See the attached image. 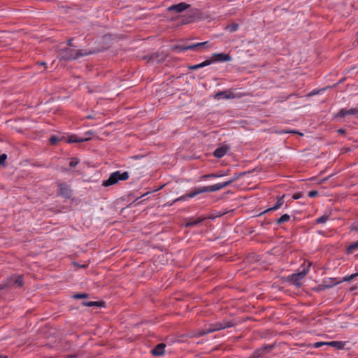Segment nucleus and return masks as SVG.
I'll return each mask as SVG.
<instances>
[{
  "instance_id": "f257e3e1",
  "label": "nucleus",
  "mask_w": 358,
  "mask_h": 358,
  "mask_svg": "<svg viewBox=\"0 0 358 358\" xmlns=\"http://www.w3.org/2000/svg\"><path fill=\"white\" fill-rule=\"evenodd\" d=\"M94 51L86 50H76L71 48H64L59 51L58 57L61 60L69 61L77 59L80 57L94 54Z\"/></svg>"
},
{
  "instance_id": "f03ea898",
  "label": "nucleus",
  "mask_w": 358,
  "mask_h": 358,
  "mask_svg": "<svg viewBox=\"0 0 358 358\" xmlns=\"http://www.w3.org/2000/svg\"><path fill=\"white\" fill-rule=\"evenodd\" d=\"M241 175H242V173H239V174L235 173L230 179H229L228 180H226L223 182L217 183V184L210 185V186L203 187H201L203 193L207 192H216V191H218L224 187H226L230 185L234 181H236Z\"/></svg>"
},
{
  "instance_id": "7ed1b4c3",
  "label": "nucleus",
  "mask_w": 358,
  "mask_h": 358,
  "mask_svg": "<svg viewBox=\"0 0 358 358\" xmlns=\"http://www.w3.org/2000/svg\"><path fill=\"white\" fill-rule=\"evenodd\" d=\"M311 264L309 262L308 265L306 267H303L301 271L289 275L288 277V281L297 287H301V281L309 272V268Z\"/></svg>"
},
{
  "instance_id": "20e7f679",
  "label": "nucleus",
  "mask_w": 358,
  "mask_h": 358,
  "mask_svg": "<svg viewBox=\"0 0 358 358\" xmlns=\"http://www.w3.org/2000/svg\"><path fill=\"white\" fill-rule=\"evenodd\" d=\"M129 178V173L125 171L121 173L120 171H115L112 173L109 178L103 182V185L104 186H110L115 185L119 180H126Z\"/></svg>"
},
{
  "instance_id": "39448f33",
  "label": "nucleus",
  "mask_w": 358,
  "mask_h": 358,
  "mask_svg": "<svg viewBox=\"0 0 358 358\" xmlns=\"http://www.w3.org/2000/svg\"><path fill=\"white\" fill-rule=\"evenodd\" d=\"M22 285V275H13L8 278L3 284L0 285V291L5 290L7 292L13 285L21 287Z\"/></svg>"
},
{
  "instance_id": "423d86ee",
  "label": "nucleus",
  "mask_w": 358,
  "mask_h": 358,
  "mask_svg": "<svg viewBox=\"0 0 358 358\" xmlns=\"http://www.w3.org/2000/svg\"><path fill=\"white\" fill-rule=\"evenodd\" d=\"M243 94L241 92H233V91H222L216 93L215 94V99H232L235 98H241Z\"/></svg>"
},
{
  "instance_id": "0eeeda50",
  "label": "nucleus",
  "mask_w": 358,
  "mask_h": 358,
  "mask_svg": "<svg viewBox=\"0 0 358 358\" xmlns=\"http://www.w3.org/2000/svg\"><path fill=\"white\" fill-rule=\"evenodd\" d=\"M201 193H203L201 187L196 188L194 191L176 199L172 203H167L166 206H171L173 203L180 201H186L188 198H193Z\"/></svg>"
},
{
  "instance_id": "6e6552de",
  "label": "nucleus",
  "mask_w": 358,
  "mask_h": 358,
  "mask_svg": "<svg viewBox=\"0 0 358 358\" xmlns=\"http://www.w3.org/2000/svg\"><path fill=\"white\" fill-rule=\"evenodd\" d=\"M210 45H209V43L208 41L202 42V43H197L192 45L183 46L180 48L181 51H185L188 50H199V48H208Z\"/></svg>"
},
{
  "instance_id": "1a4fd4ad",
  "label": "nucleus",
  "mask_w": 358,
  "mask_h": 358,
  "mask_svg": "<svg viewBox=\"0 0 358 358\" xmlns=\"http://www.w3.org/2000/svg\"><path fill=\"white\" fill-rule=\"evenodd\" d=\"M190 6V5L181 2L178 4H174L171 6H169L167 10L168 11H176L177 13H181L188 8Z\"/></svg>"
},
{
  "instance_id": "9d476101",
  "label": "nucleus",
  "mask_w": 358,
  "mask_h": 358,
  "mask_svg": "<svg viewBox=\"0 0 358 358\" xmlns=\"http://www.w3.org/2000/svg\"><path fill=\"white\" fill-rule=\"evenodd\" d=\"M212 63L213 62H229L231 57L229 54L215 53L212 55Z\"/></svg>"
},
{
  "instance_id": "9b49d317",
  "label": "nucleus",
  "mask_w": 358,
  "mask_h": 358,
  "mask_svg": "<svg viewBox=\"0 0 358 358\" xmlns=\"http://www.w3.org/2000/svg\"><path fill=\"white\" fill-rule=\"evenodd\" d=\"M59 189V194L65 197V198H70L71 196L72 191L66 183H62L58 185Z\"/></svg>"
},
{
  "instance_id": "f8f14e48",
  "label": "nucleus",
  "mask_w": 358,
  "mask_h": 358,
  "mask_svg": "<svg viewBox=\"0 0 358 358\" xmlns=\"http://www.w3.org/2000/svg\"><path fill=\"white\" fill-rule=\"evenodd\" d=\"M358 115V108H353L349 110L343 108L339 110V112L335 115V117H343L345 115Z\"/></svg>"
},
{
  "instance_id": "ddd939ff",
  "label": "nucleus",
  "mask_w": 358,
  "mask_h": 358,
  "mask_svg": "<svg viewBox=\"0 0 358 358\" xmlns=\"http://www.w3.org/2000/svg\"><path fill=\"white\" fill-rule=\"evenodd\" d=\"M229 150L227 145H224L216 148L214 151V156L217 158L222 157Z\"/></svg>"
},
{
  "instance_id": "4468645a",
  "label": "nucleus",
  "mask_w": 358,
  "mask_h": 358,
  "mask_svg": "<svg viewBox=\"0 0 358 358\" xmlns=\"http://www.w3.org/2000/svg\"><path fill=\"white\" fill-rule=\"evenodd\" d=\"M165 347L166 345L164 343H159L152 350L151 352L155 356H161L164 353Z\"/></svg>"
},
{
  "instance_id": "2eb2a0df",
  "label": "nucleus",
  "mask_w": 358,
  "mask_h": 358,
  "mask_svg": "<svg viewBox=\"0 0 358 358\" xmlns=\"http://www.w3.org/2000/svg\"><path fill=\"white\" fill-rule=\"evenodd\" d=\"M213 328H215V331L222 330L226 328H229L233 326V324L229 322H217L215 324H211Z\"/></svg>"
},
{
  "instance_id": "dca6fc26",
  "label": "nucleus",
  "mask_w": 358,
  "mask_h": 358,
  "mask_svg": "<svg viewBox=\"0 0 358 358\" xmlns=\"http://www.w3.org/2000/svg\"><path fill=\"white\" fill-rule=\"evenodd\" d=\"M284 197H285V195H283L282 196L279 198L278 199V201H276V203H275V205L271 207L270 208L267 209L266 210H265L264 213H266V212H268L271 210H276L279 209L284 203Z\"/></svg>"
},
{
  "instance_id": "f3484780",
  "label": "nucleus",
  "mask_w": 358,
  "mask_h": 358,
  "mask_svg": "<svg viewBox=\"0 0 358 358\" xmlns=\"http://www.w3.org/2000/svg\"><path fill=\"white\" fill-rule=\"evenodd\" d=\"M205 220V217H200L194 220H185V227H191L196 226L197 224H200L203 220Z\"/></svg>"
},
{
  "instance_id": "a211bd4d",
  "label": "nucleus",
  "mask_w": 358,
  "mask_h": 358,
  "mask_svg": "<svg viewBox=\"0 0 358 358\" xmlns=\"http://www.w3.org/2000/svg\"><path fill=\"white\" fill-rule=\"evenodd\" d=\"M345 345V343L342 341H331L328 342L327 343V345L334 347L337 349H343Z\"/></svg>"
},
{
  "instance_id": "6ab92c4d",
  "label": "nucleus",
  "mask_w": 358,
  "mask_h": 358,
  "mask_svg": "<svg viewBox=\"0 0 358 358\" xmlns=\"http://www.w3.org/2000/svg\"><path fill=\"white\" fill-rule=\"evenodd\" d=\"M82 304L85 306L92 307V306H96V307H101L103 306L104 302L102 301H87V302H83Z\"/></svg>"
},
{
  "instance_id": "aec40b11",
  "label": "nucleus",
  "mask_w": 358,
  "mask_h": 358,
  "mask_svg": "<svg viewBox=\"0 0 358 358\" xmlns=\"http://www.w3.org/2000/svg\"><path fill=\"white\" fill-rule=\"evenodd\" d=\"M227 173H228L227 171H226V172L219 171V172L215 173L205 175V176H203V178H220V177L227 176Z\"/></svg>"
},
{
  "instance_id": "412c9836",
  "label": "nucleus",
  "mask_w": 358,
  "mask_h": 358,
  "mask_svg": "<svg viewBox=\"0 0 358 358\" xmlns=\"http://www.w3.org/2000/svg\"><path fill=\"white\" fill-rule=\"evenodd\" d=\"M214 331H215V329L210 324L209 328L206 329H204L203 331H199V333H198V336H204V335H206L207 334L212 333V332H214Z\"/></svg>"
},
{
  "instance_id": "4be33fe9",
  "label": "nucleus",
  "mask_w": 358,
  "mask_h": 358,
  "mask_svg": "<svg viewBox=\"0 0 358 358\" xmlns=\"http://www.w3.org/2000/svg\"><path fill=\"white\" fill-rule=\"evenodd\" d=\"M214 331H215V329L210 324L209 328L206 329H204L203 331H199V333H198V336H204V335H206L207 334L212 333V332H214Z\"/></svg>"
},
{
  "instance_id": "5701e85b",
  "label": "nucleus",
  "mask_w": 358,
  "mask_h": 358,
  "mask_svg": "<svg viewBox=\"0 0 358 358\" xmlns=\"http://www.w3.org/2000/svg\"><path fill=\"white\" fill-rule=\"evenodd\" d=\"M290 219V216L288 214H284L280 218H278L276 221L278 224H282L285 222H287Z\"/></svg>"
},
{
  "instance_id": "b1692460",
  "label": "nucleus",
  "mask_w": 358,
  "mask_h": 358,
  "mask_svg": "<svg viewBox=\"0 0 358 358\" xmlns=\"http://www.w3.org/2000/svg\"><path fill=\"white\" fill-rule=\"evenodd\" d=\"M238 29V24L236 23H234L232 24L228 25L226 27V29H227L230 32H234V31H237Z\"/></svg>"
},
{
  "instance_id": "393cba45",
  "label": "nucleus",
  "mask_w": 358,
  "mask_h": 358,
  "mask_svg": "<svg viewBox=\"0 0 358 358\" xmlns=\"http://www.w3.org/2000/svg\"><path fill=\"white\" fill-rule=\"evenodd\" d=\"M328 219H329V215H324L318 217L316 220V223H317V224H324V223H325L327 221Z\"/></svg>"
},
{
  "instance_id": "a878e982",
  "label": "nucleus",
  "mask_w": 358,
  "mask_h": 358,
  "mask_svg": "<svg viewBox=\"0 0 358 358\" xmlns=\"http://www.w3.org/2000/svg\"><path fill=\"white\" fill-rule=\"evenodd\" d=\"M210 64H212V60H206L204 61L203 62H201L199 64H196V66L198 69H200V68H203V67H205L206 66H208L210 65Z\"/></svg>"
},
{
  "instance_id": "bb28decb",
  "label": "nucleus",
  "mask_w": 358,
  "mask_h": 358,
  "mask_svg": "<svg viewBox=\"0 0 358 358\" xmlns=\"http://www.w3.org/2000/svg\"><path fill=\"white\" fill-rule=\"evenodd\" d=\"M357 275H358V273L348 275L343 278V281L350 282L352 279H354L355 277H357Z\"/></svg>"
},
{
  "instance_id": "cd10ccee",
  "label": "nucleus",
  "mask_w": 358,
  "mask_h": 358,
  "mask_svg": "<svg viewBox=\"0 0 358 358\" xmlns=\"http://www.w3.org/2000/svg\"><path fill=\"white\" fill-rule=\"evenodd\" d=\"M87 296L88 294L85 293H79L73 295L74 299H85L87 298Z\"/></svg>"
},
{
  "instance_id": "c85d7f7f",
  "label": "nucleus",
  "mask_w": 358,
  "mask_h": 358,
  "mask_svg": "<svg viewBox=\"0 0 358 358\" xmlns=\"http://www.w3.org/2000/svg\"><path fill=\"white\" fill-rule=\"evenodd\" d=\"M59 141V138L56 136H52L50 138V142L52 145H55Z\"/></svg>"
},
{
  "instance_id": "c756f323",
  "label": "nucleus",
  "mask_w": 358,
  "mask_h": 358,
  "mask_svg": "<svg viewBox=\"0 0 358 358\" xmlns=\"http://www.w3.org/2000/svg\"><path fill=\"white\" fill-rule=\"evenodd\" d=\"M78 163H79V160L77 158H73V159H71L69 165L71 167H75L76 166H77L78 164Z\"/></svg>"
},
{
  "instance_id": "7c9ffc66",
  "label": "nucleus",
  "mask_w": 358,
  "mask_h": 358,
  "mask_svg": "<svg viewBox=\"0 0 358 358\" xmlns=\"http://www.w3.org/2000/svg\"><path fill=\"white\" fill-rule=\"evenodd\" d=\"M328 342H316L313 344V347L315 348H320L323 345H327Z\"/></svg>"
},
{
  "instance_id": "2f4dec72",
  "label": "nucleus",
  "mask_w": 358,
  "mask_h": 358,
  "mask_svg": "<svg viewBox=\"0 0 358 358\" xmlns=\"http://www.w3.org/2000/svg\"><path fill=\"white\" fill-rule=\"evenodd\" d=\"M78 137L76 136H71L69 138L68 143H78Z\"/></svg>"
},
{
  "instance_id": "473e14b6",
  "label": "nucleus",
  "mask_w": 358,
  "mask_h": 358,
  "mask_svg": "<svg viewBox=\"0 0 358 358\" xmlns=\"http://www.w3.org/2000/svg\"><path fill=\"white\" fill-rule=\"evenodd\" d=\"M91 138L90 136L88 137H78V143H82V142H85V141H87L90 139Z\"/></svg>"
},
{
  "instance_id": "72a5a7b5",
  "label": "nucleus",
  "mask_w": 358,
  "mask_h": 358,
  "mask_svg": "<svg viewBox=\"0 0 358 358\" xmlns=\"http://www.w3.org/2000/svg\"><path fill=\"white\" fill-rule=\"evenodd\" d=\"M7 158V155L6 154H2L0 155V164H3Z\"/></svg>"
},
{
  "instance_id": "f704fd0d",
  "label": "nucleus",
  "mask_w": 358,
  "mask_h": 358,
  "mask_svg": "<svg viewBox=\"0 0 358 358\" xmlns=\"http://www.w3.org/2000/svg\"><path fill=\"white\" fill-rule=\"evenodd\" d=\"M358 248V241L355 242L348 247V250H354Z\"/></svg>"
},
{
  "instance_id": "c9c22d12",
  "label": "nucleus",
  "mask_w": 358,
  "mask_h": 358,
  "mask_svg": "<svg viewBox=\"0 0 358 358\" xmlns=\"http://www.w3.org/2000/svg\"><path fill=\"white\" fill-rule=\"evenodd\" d=\"M317 194H318V192H317V191H316V190L310 191V192H308V196H309L310 197H315V196H316Z\"/></svg>"
},
{
  "instance_id": "e433bc0d",
  "label": "nucleus",
  "mask_w": 358,
  "mask_h": 358,
  "mask_svg": "<svg viewBox=\"0 0 358 358\" xmlns=\"http://www.w3.org/2000/svg\"><path fill=\"white\" fill-rule=\"evenodd\" d=\"M302 197V194L301 192L296 193L293 195L292 198L294 199H299Z\"/></svg>"
},
{
  "instance_id": "4c0bfd02",
  "label": "nucleus",
  "mask_w": 358,
  "mask_h": 358,
  "mask_svg": "<svg viewBox=\"0 0 358 358\" xmlns=\"http://www.w3.org/2000/svg\"><path fill=\"white\" fill-rule=\"evenodd\" d=\"M352 229L358 231V221L352 225Z\"/></svg>"
},
{
  "instance_id": "58836bf2",
  "label": "nucleus",
  "mask_w": 358,
  "mask_h": 358,
  "mask_svg": "<svg viewBox=\"0 0 358 358\" xmlns=\"http://www.w3.org/2000/svg\"><path fill=\"white\" fill-rule=\"evenodd\" d=\"M72 41H73V39H72V38H71V39H69V40L68 41L67 44H68V45L69 46V48L73 47V45Z\"/></svg>"
},
{
  "instance_id": "ea45409f",
  "label": "nucleus",
  "mask_w": 358,
  "mask_h": 358,
  "mask_svg": "<svg viewBox=\"0 0 358 358\" xmlns=\"http://www.w3.org/2000/svg\"><path fill=\"white\" fill-rule=\"evenodd\" d=\"M188 68L190 70H196V69H198V68L196 66V64L192 65V66H189Z\"/></svg>"
},
{
  "instance_id": "a19ab883",
  "label": "nucleus",
  "mask_w": 358,
  "mask_h": 358,
  "mask_svg": "<svg viewBox=\"0 0 358 358\" xmlns=\"http://www.w3.org/2000/svg\"><path fill=\"white\" fill-rule=\"evenodd\" d=\"M338 132L340 134H345V131L343 129H340L338 130Z\"/></svg>"
},
{
  "instance_id": "79ce46f5",
  "label": "nucleus",
  "mask_w": 358,
  "mask_h": 358,
  "mask_svg": "<svg viewBox=\"0 0 358 358\" xmlns=\"http://www.w3.org/2000/svg\"><path fill=\"white\" fill-rule=\"evenodd\" d=\"M92 134H93V131H90L86 132L85 135L90 136V135H92Z\"/></svg>"
},
{
  "instance_id": "37998d69",
  "label": "nucleus",
  "mask_w": 358,
  "mask_h": 358,
  "mask_svg": "<svg viewBox=\"0 0 358 358\" xmlns=\"http://www.w3.org/2000/svg\"><path fill=\"white\" fill-rule=\"evenodd\" d=\"M285 133H296L294 130H291V131H285Z\"/></svg>"
},
{
  "instance_id": "c03bdc74",
  "label": "nucleus",
  "mask_w": 358,
  "mask_h": 358,
  "mask_svg": "<svg viewBox=\"0 0 358 358\" xmlns=\"http://www.w3.org/2000/svg\"><path fill=\"white\" fill-rule=\"evenodd\" d=\"M38 64L43 65V66H46V63L45 62H40V63H38Z\"/></svg>"
},
{
  "instance_id": "a18cd8bd",
  "label": "nucleus",
  "mask_w": 358,
  "mask_h": 358,
  "mask_svg": "<svg viewBox=\"0 0 358 358\" xmlns=\"http://www.w3.org/2000/svg\"><path fill=\"white\" fill-rule=\"evenodd\" d=\"M271 348H272V346L269 345V346L266 347L265 349L267 350H269Z\"/></svg>"
},
{
  "instance_id": "49530a36",
  "label": "nucleus",
  "mask_w": 358,
  "mask_h": 358,
  "mask_svg": "<svg viewBox=\"0 0 358 358\" xmlns=\"http://www.w3.org/2000/svg\"><path fill=\"white\" fill-rule=\"evenodd\" d=\"M0 358H8V357L6 355H1Z\"/></svg>"
},
{
  "instance_id": "de8ad7c7",
  "label": "nucleus",
  "mask_w": 358,
  "mask_h": 358,
  "mask_svg": "<svg viewBox=\"0 0 358 358\" xmlns=\"http://www.w3.org/2000/svg\"><path fill=\"white\" fill-rule=\"evenodd\" d=\"M87 118H88V119H92V118H93V117H92V115H87Z\"/></svg>"
},
{
  "instance_id": "09e8293b",
  "label": "nucleus",
  "mask_w": 358,
  "mask_h": 358,
  "mask_svg": "<svg viewBox=\"0 0 358 358\" xmlns=\"http://www.w3.org/2000/svg\"><path fill=\"white\" fill-rule=\"evenodd\" d=\"M357 43H358V38H357Z\"/></svg>"
},
{
  "instance_id": "8fccbe9b",
  "label": "nucleus",
  "mask_w": 358,
  "mask_h": 358,
  "mask_svg": "<svg viewBox=\"0 0 358 358\" xmlns=\"http://www.w3.org/2000/svg\"><path fill=\"white\" fill-rule=\"evenodd\" d=\"M254 358H256V357H254Z\"/></svg>"
}]
</instances>
